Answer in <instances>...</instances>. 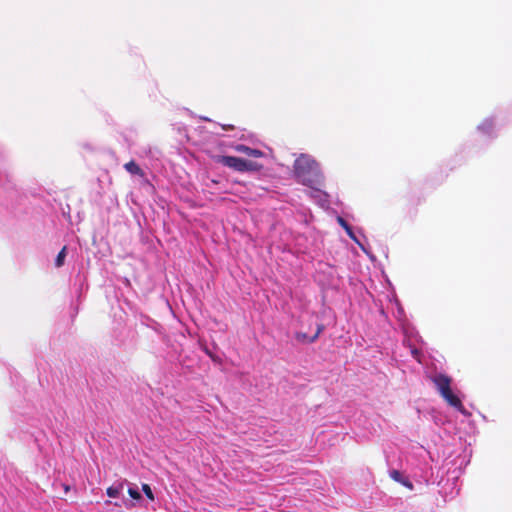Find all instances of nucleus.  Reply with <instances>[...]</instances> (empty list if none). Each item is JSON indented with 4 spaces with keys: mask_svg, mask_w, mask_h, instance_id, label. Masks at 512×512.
<instances>
[{
    "mask_svg": "<svg viewBox=\"0 0 512 512\" xmlns=\"http://www.w3.org/2000/svg\"><path fill=\"white\" fill-rule=\"evenodd\" d=\"M390 476L393 480L401 483L402 485L406 486L407 488H409V489L413 488L412 483L407 478H405L400 471L392 470L390 472Z\"/></svg>",
    "mask_w": 512,
    "mask_h": 512,
    "instance_id": "nucleus-5",
    "label": "nucleus"
},
{
    "mask_svg": "<svg viewBox=\"0 0 512 512\" xmlns=\"http://www.w3.org/2000/svg\"><path fill=\"white\" fill-rule=\"evenodd\" d=\"M235 149L238 152L244 153L248 156L255 157V158L261 157L263 155L262 151H260L258 149L250 148L245 145H237Z\"/></svg>",
    "mask_w": 512,
    "mask_h": 512,
    "instance_id": "nucleus-4",
    "label": "nucleus"
},
{
    "mask_svg": "<svg viewBox=\"0 0 512 512\" xmlns=\"http://www.w3.org/2000/svg\"><path fill=\"white\" fill-rule=\"evenodd\" d=\"M128 493L131 496V498L135 500H138L141 497L137 487H129Z\"/></svg>",
    "mask_w": 512,
    "mask_h": 512,
    "instance_id": "nucleus-10",
    "label": "nucleus"
},
{
    "mask_svg": "<svg viewBox=\"0 0 512 512\" xmlns=\"http://www.w3.org/2000/svg\"><path fill=\"white\" fill-rule=\"evenodd\" d=\"M223 129L224 130H232V129H234V126L233 125H223Z\"/></svg>",
    "mask_w": 512,
    "mask_h": 512,
    "instance_id": "nucleus-13",
    "label": "nucleus"
},
{
    "mask_svg": "<svg viewBox=\"0 0 512 512\" xmlns=\"http://www.w3.org/2000/svg\"><path fill=\"white\" fill-rule=\"evenodd\" d=\"M217 162L238 172H257L263 168V166L257 162L235 156H219Z\"/></svg>",
    "mask_w": 512,
    "mask_h": 512,
    "instance_id": "nucleus-3",
    "label": "nucleus"
},
{
    "mask_svg": "<svg viewBox=\"0 0 512 512\" xmlns=\"http://www.w3.org/2000/svg\"><path fill=\"white\" fill-rule=\"evenodd\" d=\"M142 488H143L144 493L147 495V497L152 500L153 499V493H152V490H151L150 486L147 485V484H143Z\"/></svg>",
    "mask_w": 512,
    "mask_h": 512,
    "instance_id": "nucleus-12",
    "label": "nucleus"
},
{
    "mask_svg": "<svg viewBox=\"0 0 512 512\" xmlns=\"http://www.w3.org/2000/svg\"><path fill=\"white\" fill-rule=\"evenodd\" d=\"M323 328H324V326H323L322 324L318 325V327H317V331L315 332V334H314L313 336H311V337L308 339V342H309V343H313V342H315V341L318 339V337H319L320 333L323 331Z\"/></svg>",
    "mask_w": 512,
    "mask_h": 512,
    "instance_id": "nucleus-11",
    "label": "nucleus"
},
{
    "mask_svg": "<svg viewBox=\"0 0 512 512\" xmlns=\"http://www.w3.org/2000/svg\"><path fill=\"white\" fill-rule=\"evenodd\" d=\"M432 382L434 383L436 390L438 391L440 396L448 405L455 408L462 414L466 413L465 407L462 404L461 399L456 394H454L451 389V377L445 374H437L432 378Z\"/></svg>",
    "mask_w": 512,
    "mask_h": 512,
    "instance_id": "nucleus-2",
    "label": "nucleus"
},
{
    "mask_svg": "<svg viewBox=\"0 0 512 512\" xmlns=\"http://www.w3.org/2000/svg\"><path fill=\"white\" fill-rule=\"evenodd\" d=\"M66 257V247H63L62 250L58 253L55 261V265L57 267H61L64 264V260Z\"/></svg>",
    "mask_w": 512,
    "mask_h": 512,
    "instance_id": "nucleus-7",
    "label": "nucleus"
},
{
    "mask_svg": "<svg viewBox=\"0 0 512 512\" xmlns=\"http://www.w3.org/2000/svg\"><path fill=\"white\" fill-rule=\"evenodd\" d=\"M295 338L297 341L301 342V343H309L308 342V339L310 338L306 333H303V332H297L295 334Z\"/></svg>",
    "mask_w": 512,
    "mask_h": 512,
    "instance_id": "nucleus-9",
    "label": "nucleus"
},
{
    "mask_svg": "<svg viewBox=\"0 0 512 512\" xmlns=\"http://www.w3.org/2000/svg\"><path fill=\"white\" fill-rule=\"evenodd\" d=\"M125 168L131 174H138L140 172L139 166L133 161L126 163Z\"/></svg>",
    "mask_w": 512,
    "mask_h": 512,
    "instance_id": "nucleus-8",
    "label": "nucleus"
},
{
    "mask_svg": "<svg viewBox=\"0 0 512 512\" xmlns=\"http://www.w3.org/2000/svg\"><path fill=\"white\" fill-rule=\"evenodd\" d=\"M123 487V483L115 484L107 489V495L111 498H116L121 494Z\"/></svg>",
    "mask_w": 512,
    "mask_h": 512,
    "instance_id": "nucleus-6",
    "label": "nucleus"
},
{
    "mask_svg": "<svg viewBox=\"0 0 512 512\" xmlns=\"http://www.w3.org/2000/svg\"><path fill=\"white\" fill-rule=\"evenodd\" d=\"M339 221H340V223H342L344 225L345 222L342 218H339Z\"/></svg>",
    "mask_w": 512,
    "mask_h": 512,
    "instance_id": "nucleus-14",
    "label": "nucleus"
},
{
    "mask_svg": "<svg viewBox=\"0 0 512 512\" xmlns=\"http://www.w3.org/2000/svg\"><path fill=\"white\" fill-rule=\"evenodd\" d=\"M293 171L299 183L320 190L323 184V175L318 163L311 156L301 154L294 161Z\"/></svg>",
    "mask_w": 512,
    "mask_h": 512,
    "instance_id": "nucleus-1",
    "label": "nucleus"
}]
</instances>
